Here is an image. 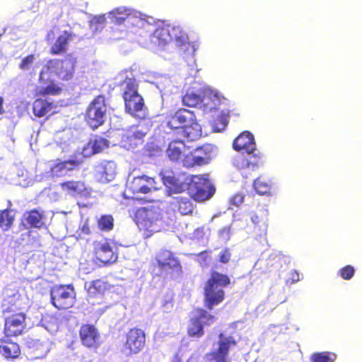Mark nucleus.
<instances>
[{"mask_svg": "<svg viewBox=\"0 0 362 362\" xmlns=\"http://www.w3.org/2000/svg\"><path fill=\"white\" fill-rule=\"evenodd\" d=\"M236 345L237 341L233 337H225L221 333L218 335L217 349L207 353L205 358L208 362H227L230 348Z\"/></svg>", "mask_w": 362, "mask_h": 362, "instance_id": "nucleus-15", "label": "nucleus"}, {"mask_svg": "<svg viewBox=\"0 0 362 362\" xmlns=\"http://www.w3.org/2000/svg\"><path fill=\"white\" fill-rule=\"evenodd\" d=\"M56 107L57 105L53 102H49L45 99L37 98L33 103V113H48L51 111H52V113H56L53 111Z\"/></svg>", "mask_w": 362, "mask_h": 362, "instance_id": "nucleus-36", "label": "nucleus"}, {"mask_svg": "<svg viewBox=\"0 0 362 362\" xmlns=\"http://www.w3.org/2000/svg\"><path fill=\"white\" fill-rule=\"evenodd\" d=\"M135 17V13L126 7H118L110 13V18L115 25H121L126 20Z\"/></svg>", "mask_w": 362, "mask_h": 362, "instance_id": "nucleus-34", "label": "nucleus"}, {"mask_svg": "<svg viewBox=\"0 0 362 362\" xmlns=\"http://www.w3.org/2000/svg\"><path fill=\"white\" fill-rule=\"evenodd\" d=\"M21 354V348L18 343L8 339H0V354L4 358L16 359Z\"/></svg>", "mask_w": 362, "mask_h": 362, "instance_id": "nucleus-29", "label": "nucleus"}, {"mask_svg": "<svg viewBox=\"0 0 362 362\" xmlns=\"http://www.w3.org/2000/svg\"><path fill=\"white\" fill-rule=\"evenodd\" d=\"M156 260L161 273L165 275H180L182 272V265L174 254L168 250H161L156 256Z\"/></svg>", "mask_w": 362, "mask_h": 362, "instance_id": "nucleus-12", "label": "nucleus"}, {"mask_svg": "<svg viewBox=\"0 0 362 362\" xmlns=\"http://www.w3.org/2000/svg\"><path fill=\"white\" fill-rule=\"evenodd\" d=\"M120 86L122 87L125 111L127 113L145 111L144 99L139 93V85L136 80L127 77L121 82Z\"/></svg>", "mask_w": 362, "mask_h": 362, "instance_id": "nucleus-6", "label": "nucleus"}, {"mask_svg": "<svg viewBox=\"0 0 362 362\" xmlns=\"http://www.w3.org/2000/svg\"><path fill=\"white\" fill-rule=\"evenodd\" d=\"M191 182L189 193L195 202H201L209 199L215 192V188L209 184L208 180L203 179L199 175H194Z\"/></svg>", "mask_w": 362, "mask_h": 362, "instance_id": "nucleus-14", "label": "nucleus"}, {"mask_svg": "<svg viewBox=\"0 0 362 362\" xmlns=\"http://www.w3.org/2000/svg\"><path fill=\"white\" fill-rule=\"evenodd\" d=\"M230 284V279L227 274L212 271L204 288V307L211 310L215 306L221 304L225 299L223 288Z\"/></svg>", "mask_w": 362, "mask_h": 362, "instance_id": "nucleus-2", "label": "nucleus"}, {"mask_svg": "<svg viewBox=\"0 0 362 362\" xmlns=\"http://www.w3.org/2000/svg\"><path fill=\"white\" fill-rule=\"evenodd\" d=\"M3 103H4V99L2 97L0 96V113H1L3 110Z\"/></svg>", "mask_w": 362, "mask_h": 362, "instance_id": "nucleus-53", "label": "nucleus"}, {"mask_svg": "<svg viewBox=\"0 0 362 362\" xmlns=\"http://www.w3.org/2000/svg\"><path fill=\"white\" fill-rule=\"evenodd\" d=\"M187 120L188 118L184 115H170L167 119V124L171 129H182Z\"/></svg>", "mask_w": 362, "mask_h": 362, "instance_id": "nucleus-41", "label": "nucleus"}, {"mask_svg": "<svg viewBox=\"0 0 362 362\" xmlns=\"http://www.w3.org/2000/svg\"><path fill=\"white\" fill-rule=\"evenodd\" d=\"M253 186L256 192L259 194H265L270 191V185L261 178L256 179L254 181Z\"/></svg>", "mask_w": 362, "mask_h": 362, "instance_id": "nucleus-44", "label": "nucleus"}, {"mask_svg": "<svg viewBox=\"0 0 362 362\" xmlns=\"http://www.w3.org/2000/svg\"><path fill=\"white\" fill-rule=\"evenodd\" d=\"M231 259V252L228 247H225L218 255V262L222 264H228Z\"/></svg>", "mask_w": 362, "mask_h": 362, "instance_id": "nucleus-46", "label": "nucleus"}, {"mask_svg": "<svg viewBox=\"0 0 362 362\" xmlns=\"http://www.w3.org/2000/svg\"><path fill=\"white\" fill-rule=\"evenodd\" d=\"M80 230H81L80 234L90 235L91 233V229L88 223L83 224Z\"/></svg>", "mask_w": 362, "mask_h": 362, "instance_id": "nucleus-51", "label": "nucleus"}, {"mask_svg": "<svg viewBox=\"0 0 362 362\" xmlns=\"http://www.w3.org/2000/svg\"><path fill=\"white\" fill-rule=\"evenodd\" d=\"M192 199L190 196L181 194L172 196L169 206L174 212L179 213L182 216L192 215L195 208Z\"/></svg>", "mask_w": 362, "mask_h": 362, "instance_id": "nucleus-23", "label": "nucleus"}, {"mask_svg": "<svg viewBox=\"0 0 362 362\" xmlns=\"http://www.w3.org/2000/svg\"><path fill=\"white\" fill-rule=\"evenodd\" d=\"M104 115H86V121L92 129H97L104 122Z\"/></svg>", "mask_w": 362, "mask_h": 362, "instance_id": "nucleus-43", "label": "nucleus"}, {"mask_svg": "<svg viewBox=\"0 0 362 362\" xmlns=\"http://www.w3.org/2000/svg\"><path fill=\"white\" fill-rule=\"evenodd\" d=\"M24 219L31 228H42L45 226L44 220L45 215L43 211L34 209L26 211L24 214Z\"/></svg>", "mask_w": 362, "mask_h": 362, "instance_id": "nucleus-33", "label": "nucleus"}, {"mask_svg": "<svg viewBox=\"0 0 362 362\" xmlns=\"http://www.w3.org/2000/svg\"><path fill=\"white\" fill-rule=\"evenodd\" d=\"M228 115H217L210 121V125L214 132L223 131L228 124Z\"/></svg>", "mask_w": 362, "mask_h": 362, "instance_id": "nucleus-38", "label": "nucleus"}, {"mask_svg": "<svg viewBox=\"0 0 362 362\" xmlns=\"http://www.w3.org/2000/svg\"><path fill=\"white\" fill-rule=\"evenodd\" d=\"M188 113L192 114L193 112L192 111H188Z\"/></svg>", "mask_w": 362, "mask_h": 362, "instance_id": "nucleus-56", "label": "nucleus"}, {"mask_svg": "<svg viewBox=\"0 0 362 362\" xmlns=\"http://www.w3.org/2000/svg\"><path fill=\"white\" fill-rule=\"evenodd\" d=\"M37 117H41L42 116H44L45 115H41V114H39V115H35Z\"/></svg>", "mask_w": 362, "mask_h": 362, "instance_id": "nucleus-54", "label": "nucleus"}, {"mask_svg": "<svg viewBox=\"0 0 362 362\" xmlns=\"http://www.w3.org/2000/svg\"><path fill=\"white\" fill-rule=\"evenodd\" d=\"M156 220L157 214L152 209L140 207L134 214V221L146 236H151L157 231Z\"/></svg>", "mask_w": 362, "mask_h": 362, "instance_id": "nucleus-11", "label": "nucleus"}, {"mask_svg": "<svg viewBox=\"0 0 362 362\" xmlns=\"http://www.w3.org/2000/svg\"><path fill=\"white\" fill-rule=\"evenodd\" d=\"M186 145L185 142L180 139H175L171 141L166 149V154L170 160L175 163L182 162Z\"/></svg>", "mask_w": 362, "mask_h": 362, "instance_id": "nucleus-30", "label": "nucleus"}, {"mask_svg": "<svg viewBox=\"0 0 362 362\" xmlns=\"http://www.w3.org/2000/svg\"><path fill=\"white\" fill-rule=\"evenodd\" d=\"M59 186L65 194L75 199H88L91 196L92 189L83 180H67Z\"/></svg>", "mask_w": 362, "mask_h": 362, "instance_id": "nucleus-18", "label": "nucleus"}, {"mask_svg": "<svg viewBox=\"0 0 362 362\" xmlns=\"http://www.w3.org/2000/svg\"><path fill=\"white\" fill-rule=\"evenodd\" d=\"M202 135L201 125L197 122L194 115L188 118L182 129V136L188 141H194L199 139Z\"/></svg>", "mask_w": 362, "mask_h": 362, "instance_id": "nucleus-27", "label": "nucleus"}, {"mask_svg": "<svg viewBox=\"0 0 362 362\" xmlns=\"http://www.w3.org/2000/svg\"><path fill=\"white\" fill-rule=\"evenodd\" d=\"M223 100L224 101H228V100H227V99H226V98H223Z\"/></svg>", "mask_w": 362, "mask_h": 362, "instance_id": "nucleus-55", "label": "nucleus"}, {"mask_svg": "<svg viewBox=\"0 0 362 362\" xmlns=\"http://www.w3.org/2000/svg\"><path fill=\"white\" fill-rule=\"evenodd\" d=\"M300 280V276L296 270H293L290 273V278L287 280L288 284H294Z\"/></svg>", "mask_w": 362, "mask_h": 362, "instance_id": "nucleus-50", "label": "nucleus"}, {"mask_svg": "<svg viewBox=\"0 0 362 362\" xmlns=\"http://www.w3.org/2000/svg\"><path fill=\"white\" fill-rule=\"evenodd\" d=\"M246 153L235 158V165L238 169L255 170L262 163V155L257 149Z\"/></svg>", "mask_w": 362, "mask_h": 362, "instance_id": "nucleus-22", "label": "nucleus"}, {"mask_svg": "<svg viewBox=\"0 0 362 362\" xmlns=\"http://www.w3.org/2000/svg\"><path fill=\"white\" fill-rule=\"evenodd\" d=\"M76 63V58L71 54L63 59H50L42 66L41 78L45 81L47 75H54L62 81H69L74 78Z\"/></svg>", "mask_w": 362, "mask_h": 362, "instance_id": "nucleus-3", "label": "nucleus"}, {"mask_svg": "<svg viewBox=\"0 0 362 362\" xmlns=\"http://www.w3.org/2000/svg\"><path fill=\"white\" fill-rule=\"evenodd\" d=\"M183 104L190 107H199L203 111L216 110L221 103L220 97L209 88H203L197 92L188 90L182 97Z\"/></svg>", "mask_w": 362, "mask_h": 362, "instance_id": "nucleus-5", "label": "nucleus"}, {"mask_svg": "<svg viewBox=\"0 0 362 362\" xmlns=\"http://www.w3.org/2000/svg\"><path fill=\"white\" fill-rule=\"evenodd\" d=\"M15 221V216L11 214L8 209L0 210V228L4 231L8 230L13 226Z\"/></svg>", "mask_w": 362, "mask_h": 362, "instance_id": "nucleus-37", "label": "nucleus"}, {"mask_svg": "<svg viewBox=\"0 0 362 362\" xmlns=\"http://www.w3.org/2000/svg\"><path fill=\"white\" fill-rule=\"evenodd\" d=\"M52 75H47V80L43 81L39 74L38 82L40 86L37 94L42 96L46 95H59L62 93V88L54 79H51Z\"/></svg>", "mask_w": 362, "mask_h": 362, "instance_id": "nucleus-26", "label": "nucleus"}, {"mask_svg": "<svg viewBox=\"0 0 362 362\" xmlns=\"http://www.w3.org/2000/svg\"><path fill=\"white\" fill-rule=\"evenodd\" d=\"M113 110L103 95H97L88 107V113H107Z\"/></svg>", "mask_w": 362, "mask_h": 362, "instance_id": "nucleus-35", "label": "nucleus"}, {"mask_svg": "<svg viewBox=\"0 0 362 362\" xmlns=\"http://www.w3.org/2000/svg\"><path fill=\"white\" fill-rule=\"evenodd\" d=\"M75 36L73 33L64 30L56 39L49 49L52 55H60L67 52L69 41Z\"/></svg>", "mask_w": 362, "mask_h": 362, "instance_id": "nucleus-28", "label": "nucleus"}, {"mask_svg": "<svg viewBox=\"0 0 362 362\" xmlns=\"http://www.w3.org/2000/svg\"><path fill=\"white\" fill-rule=\"evenodd\" d=\"M209 253H211V250H206L198 254L199 262L201 264H207L211 260V257L209 255Z\"/></svg>", "mask_w": 362, "mask_h": 362, "instance_id": "nucleus-48", "label": "nucleus"}, {"mask_svg": "<svg viewBox=\"0 0 362 362\" xmlns=\"http://www.w3.org/2000/svg\"><path fill=\"white\" fill-rule=\"evenodd\" d=\"M267 209L262 207L257 209L251 216V221L257 229L259 235H265L267 230Z\"/></svg>", "mask_w": 362, "mask_h": 362, "instance_id": "nucleus-32", "label": "nucleus"}, {"mask_svg": "<svg viewBox=\"0 0 362 362\" xmlns=\"http://www.w3.org/2000/svg\"><path fill=\"white\" fill-rule=\"evenodd\" d=\"M86 148L83 151H76L66 160H59L53 165L50 168V172L53 176L61 177L64 175L67 172L72 171L78 168L83 164L87 156L84 153Z\"/></svg>", "mask_w": 362, "mask_h": 362, "instance_id": "nucleus-16", "label": "nucleus"}, {"mask_svg": "<svg viewBox=\"0 0 362 362\" xmlns=\"http://www.w3.org/2000/svg\"><path fill=\"white\" fill-rule=\"evenodd\" d=\"M93 257L94 261L100 265L109 266L115 263L118 259L117 243L109 238L104 241H94Z\"/></svg>", "mask_w": 362, "mask_h": 362, "instance_id": "nucleus-9", "label": "nucleus"}, {"mask_svg": "<svg viewBox=\"0 0 362 362\" xmlns=\"http://www.w3.org/2000/svg\"><path fill=\"white\" fill-rule=\"evenodd\" d=\"M96 173L101 182H110L114 179L116 174L115 163L112 161L104 160L97 166Z\"/></svg>", "mask_w": 362, "mask_h": 362, "instance_id": "nucleus-31", "label": "nucleus"}, {"mask_svg": "<svg viewBox=\"0 0 362 362\" xmlns=\"http://www.w3.org/2000/svg\"><path fill=\"white\" fill-rule=\"evenodd\" d=\"M110 142L107 139L99 137L95 139L92 142H88L87 148H90L91 151L87 157L90 155L97 154L100 153L103 150L108 148Z\"/></svg>", "mask_w": 362, "mask_h": 362, "instance_id": "nucleus-39", "label": "nucleus"}, {"mask_svg": "<svg viewBox=\"0 0 362 362\" xmlns=\"http://www.w3.org/2000/svg\"><path fill=\"white\" fill-rule=\"evenodd\" d=\"M355 274V269L351 265H346L339 271V276L344 280H350Z\"/></svg>", "mask_w": 362, "mask_h": 362, "instance_id": "nucleus-45", "label": "nucleus"}, {"mask_svg": "<svg viewBox=\"0 0 362 362\" xmlns=\"http://www.w3.org/2000/svg\"><path fill=\"white\" fill-rule=\"evenodd\" d=\"M131 189L134 193L147 194L158 189L157 183L152 177L141 175L135 177L132 182Z\"/></svg>", "mask_w": 362, "mask_h": 362, "instance_id": "nucleus-25", "label": "nucleus"}, {"mask_svg": "<svg viewBox=\"0 0 362 362\" xmlns=\"http://www.w3.org/2000/svg\"><path fill=\"white\" fill-rule=\"evenodd\" d=\"M243 202H244V196L240 193H238V194H235L231 199L232 204L237 206L242 204L243 203Z\"/></svg>", "mask_w": 362, "mask_h": 362, "instance_id": "nucleus-49", "label": "nucleus"}, {"mask_svg": "<svg viewBox=\"0 0 362 362\" xmlns=\"http://www.w3.org/2000/svg\"><path fill=\"white\" fill-rule=\"evenodd\" d=\"M336 355L329 351L313 353L310 358V362H334Z\"/></svg>", "mask_w": 362, "mask_h": 362, "instance_id": "nucleus-42", "label": "nucleus"}, {"mask_svg": "<svg viewBox=\"0 0 362 362\" xmlns=\"http://www.w3.org/2000/svg\"><path fill=\"white\" fill-rule=\"evenodd\" d=\"M146 334L139 327H133L128 330L125 334V341L123 343V351L128 355L136 354L145 346Z\"/></svg>", "mask_w": 362, "mask_h": 362, "instance_id": "nucleus-13", "label": "nucleus"}, {"mask_svg": "<svg viewBox=\"0 0 362 362\" xmlns=\"http://www.w3.org/2000/svg\"><path fill=\"white\" fill-rule=\"evenodd\" d=\"M113 287V285L104 279H98L86 283V299L92 305L98 303V300H102L105 293Z\"/></svg>", "mask_w": 362, "mask_h": 362, "instance_id": "nucleus-17", "label": "nucleus"}, {"mask_svg": "<svg viewBox=\"0 0 362 362\" xmlns=\"http://www.w3.org/2000/svg\"><path fill=\"white\" fill-rule=\"evenodd\" d=\"M81 344L90 349H97L100 346V333L92 324H83L78 330Z\"/></svg>", "mask_w": 362, "mask_h": 362, "instance_id": "nucleus-20", "label": "nucleus"}, {"mask_svg": "<svg viewBox=\"0 0 362 362\" xmlns=\"http://www.w3.org/2000/svg\"><path fill=\"white\" fill-rule=\"evenodd\" d=\"M54 32L53 30H50L47 33L45 39L47 41L52 40L54 38Z\"/></svg>", "mask_w": 362, "mask_h": 362, "instance_id": "nucleus-52", "label": "nucleus"}, {"mask_svg": "<svg viewBox=\"0 0 362 362\" xmlns=\"http://www.w3.org/2000/svg\"><path fill=\"white\" fill-rule=\"evenodd\" d=\"M51 303L58 310H66L74 306L75 289L71 284L57 285L50 291Z\"/></svg>", "mask_w": 362, "mask_h": 362, "instance_id": "nucleus-10", "label": "nucleus"}, {"mask_svg": "<svg viewBox=\"0 0 362 362\" xmlns=\"http://www.w3.org/2000/svg\"><path fill=\"white\" fill-rule=\"evenodd\" d=\"M97 226L100 231L110 232L114 228V218L110 214H104L97 219Z\"/></svg>", "mask_w": 362, "mask_h": 362, "instance_id": "nucleus-40", "label": "nucleus"}, {"mask_svg": "<svg viewBox=\"0 0 362 362\" xmlns=\"http://www.w3.org/2000/svg\"><path fill=\"white\" fill-rule=\"evenodd\" d=\"M233 148L240 152L251 153L256 151V143L253 134L249 131H244L240 134L233 141Z\"/></svg>", "mask_w": 362, "mask_h": 362, "instance_id": "nucleus-24", "label": "nucleus"}, {"mask_svg": "<svg viewBox=\"0 0 362 362\" xmlns=\"http://www.w3.org/2000/svg\"><path fill=\"white\" fill-rule=\"evenodd\" d=\"M216 320V316L204 308H197L189 318L187 325V335L190 338L200 339L204 334V327L212 325Z\"/></svg>", "mask_w": 362, "mask_h": 362, "instance_id": "nucleus-8", "label": "nucleus"}, {"mask_svg": "<svg viewBox=\"0 0 362 362\" xmlns=\"http://www.w3.org/2000/svg\"><path fill=\"white\" fill-rule=\"evenodd\" d=\"M155 43L158 46L164 47L166 45L175 42L177 47H185V50H191L194 54L195 48L188 42L187 35L179 26L164 25L157 28L153 33Z\"/></svg>", "mask_w": 362, "mask_h": 362, "instance_id": "nucleus-4", "label": "nucleus"}, {"mask_svg": "<svg viewBox=\"0 0 362 362\" xmlns=\"http://www.w3.org/2000/svg\"><path fill=\"white\" fill-rule=\"evenodd\" d=\"M218 148L214 144H204L186 154L182 160V165L186 168L207 165L216 156Z\"/></svg>", "mask_w": 362, "mask_h": 362, "instance_id": "nucleus-7", "label": "nucleus"}, {"mask_svg": "<svg viewBox=\"0 0 362 362\" xmlns=\"http://www.w3.org/2000/svg\"><path fill=\"white\" fill-rule=\"evenodd\" d=\"M35 60L34 54H30L23 58L19 64V67L22 70L28 69Z\"/></svg>", "mask_w": 362, "mask_h": 362, "instance_id": "nucleus-47", "label": "nucleus"}, {"mask_svg": "<svg viewBox=\"0 0 362 362\" xmlns=\"http://www.w3.org/2000/svg\"><path fill=\"white\" fill-rule=\"evenodd\" d=\"M146 134L147 132L133 128L122 131L119 134L120 146L127 150H133L143 144Z\"/></svg>", "mask_w": 362, "mask_h": 362, "instance_id": "nucleus-21", "label": "nucleus"}, {"mask_svg": "<svg viewBox=\"0 0 362 362\" xmlns=\"http://www.w3.org/2000/svg\"><path fill=\"white\" fill-rule=\"evenodd\" d=\"M189 181L191 179L185 173L167 175L163 178V184L167 188L168 195L170 197H172L173 194H180L189 189Z\"/></svg>", "mask_w": 362, "mask_h": 362, "instance_id": "nucleus-19", "label": "nucleus"}, {"mask_svg": "<svg viewBox=\"0 0 362 362\" xmlns=\"http://www.w3.org/2000/svg\"><path fill=\"white\" fill-rule=\"evenodd\" d=\"M20 299L15 296H9L3 304V313H8L5 317L4 333L6 337H18L25 329V314L21 311Z\"/></svg>", "mask_w": 362, "mask_h": 362, "instance_id": "nucleus-1", "label": "nucleus"}]
</instances>
